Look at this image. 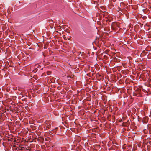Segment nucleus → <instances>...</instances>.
<instances>
[{"label": "nucleus", "instance_id": "obj_1", "mask_svg": "<svg viewBox=\"0 0 151 151\" xmlns=\"http://www.w3.org/2000/svg\"><path fill=\"white\" fill-rule=\"evenodd\" d=\"M117 27L119 28L120 27L118 24L116 22H113L111 26V28L113 30L116 29Z\"/></svg>", "mask_w": 151, "mask_h": 151}, {"label": "nucleus", "instance_id": "obj_5", "mask_svg": "<svg viewBox=\"0 0 151 151\" xmlns=\"http://www.w3.org/2000/svg\"><path fill=\"white\" fill-rule=\"evenodd\" d=\"M150 146H151V141H150L149 142V143L147 146V147H150Z\"/></svg>", "mask_w": 151, "mask_h": 151}, {"label": "nucleus", "instance_id": "obj_6", "mask_svg": "<svg viewBox=\"0 0 151 151\" xmlns=\"http://www.w3.org/2000/svg\"><path fill=\"white\" fill-rule=\"evenodd\" d=\"M47 74L48 75H49L50 74V71H47Z\"/></svg>", "mask_w": 151, "mask_h": 151}, {"label": "nucleus", "instance_id": "obj_2", "mask_svg": "<svg viewBox=\"0 0 151 151\" xmlns=\"http://www.w3.org/2000/svg\"><path fill=\"white\" fill-rule=\"evenodd\" d=\"M137 145L139 147H140L141 148H142L143 149L145 148V145L144 144L141 142H139Z\"/></svg>", "mask_w": 151, "mask_h": 151}, {"label": "nucleus", "instance_id": "obj_4", "mask_svg": "<svg viewBox=\"0 0 151 151\" xmlns=\"http://www.w3.org/2000/svg\"><path fill=\"white\" fill-rule=\"evenodd\" d=\"M129 124L128 123V122H127V123H123V125L127 126H128L129 125Z\"/></svg>", "mask_w": 151, "mask_h": 151}, {"label": "nucleus", "instance_id": "obj_3", "mask_svg": "<svg viewBox=\"0 0 151 151\" xmlns=\"http://www.w3.org/2000/svg\"><path fill=\"white\" fill-rule=\"evenodd\" d=\"M150 142L149 139H145L144 140V142H143V143L145 145H148L149 143V142Z\"/></svg>", "mask_w": 151, "mask_h": 151}, {"label": "nucleus", "instance_id": "obj_9", "mask_svg": "<svg viewBox=\"0 0 151 151\" xmlns=\"http://www.w3.org/2000/svg\"><path fill=\"white\" fill-rule=\"evenodd\" d=\"M22 93V92L21 93V94L20 95H21V93Z\"/></svg>", "mask_w": 151, "mask_h": 151}, {"label": "nucleus", "instance_id": "obj_8", "mask_svg": "<svg viewBox=\"0 0 151 151\" xmlns=\"http://www.w3.org/2000/svg\"><path fill=\"white\" fill-rule=\"evenodd\" d=\"M49 127H50V126L49 125H48V126H47V127H48V128H49Z\"/></svg>", "mask_w": 151, "mask_h": 151}, {"label": "nucleus", "instance_id": "obj_7", "mask_svg": "<svg viewBox=\"0 0 151 151\" xmlns=\"http://www.w3.org/2000/svg\"><path fill=\"white\" fill-rule=\"evenodd\" d=\"M49 134H50V135H50V136H51V137H52V136H53L51 134H50V133H49Z\"/></svg>", "mask_w": 151, "mask_h": 151}]
</instances>
